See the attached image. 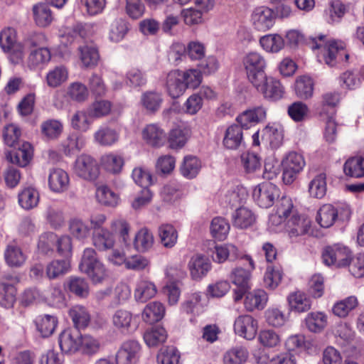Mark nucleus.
<instances>
[{
    "instance_id": "obj_27",
    "label": "nucleus",
    "mask_w": 364,
    "mask_h": 364,
    "mask_svg": "<svg viewBox=\"0 0 364 364\" xmlns=\"http://www.w3.org/2000/svg\"><path fill=\"white\" fill-rule=\"evenodd\" d=\"M154 241L151 231L146 228H142L135 235L133 242L134 248L138 252H147L153 247Z\"/></svg>"
},
{
    "instance_id": "obj_8",
    "label": "nucleus",
    "mask_w": 364,
    "mask_h": 364,
    "mask_svg": "<svg viewBox=\"0 0 364 364\" xmlns=\"http://www.w3.org/2000/svg\"><path fill=\"white\" fill-rule=\"evenodd\" d=\"M351 256V251L347 247L340 245L326 247L322 252L323 263L328 266L334 265L337 267L348 266Z\"/></svg>"
},
{
    "instance_id": "obj_50",
    "label": "nucleus",
    "mask_w": 364,
    "mask_h": 364,
    "mask_svg": "<svg viewBox=\"0 0 364 364\" xmlns=\"http://www.w3.org/2000/svg\"><path fill=\"white\" fill-rule=\"evenodd\" d=\"M163 101L161 93L156 91L144 92L141 97V102L143 107L151 112L158 111Z\"/></svg>"
},
{
    "instance_id": "obj_35",
    "label": "nucleus",
    "mask_w": 364,
    "mask_h": 364,
    "mask_svg": "<svg viewBox=\"0 0 364 364\" xmlns=\"http://www.w3.org/2000/svg\"><path fill=\"white\" fill-rule=\"evenodd\" d=\"M201 166V161L198 157L188 155L183 158L180 166V172L186 178L193 179L198 176Z\"/></svg>"
},
{
    "instance_id": "obj_56",
    "label": "nucleus",
    "mask_w": 364,
    "mask_h": 364,
    "mask_svg": "<svg viewBox=\"0 0 364 364\" xmlns=\"http://www.w3.org/2000/svg\"><path fill=\"white\" fill-rule=\"evenodd\" d=\"M230 231V225L223 218L215 217L210 224V232L212 236L220 241L226 239Z\"/></svg>"
},
{
    "instance_id": "obj_52",
    "label": "nucleus",
    "mask_w": 364,
    "mask_h": 364,
    "mask_svg": "<svg viewBox=\"0 0 364 364\" xmlns=\"http://www.w3.org/2000/svg\"><path fill=\"white\" fill-rule=\"evenodd\" d=\"M33 13L36 24L41 27L48 26L53 21L52 12L46 4H38L33 6Z\"/></svg>"
},
{
    "instance_id": "obj_60",
    "label": "nucleus",
    "mask_w": 364,
    "mask_h": 364,
    "mask_svg": "<svg viewBox=\"0 0 364 364\" xmlns=\"http://www.w3.org/2000/svg\"><path fill=\"white\" fill-rule=\"evenodd\" d=\"M180 358L181 353L174 346H167L161 349L157 355L159 364H181Z\"/></svg>"
},
{
    "instance_id": "obj_9",
    "label": "nucleus",
    "mask_w": 364,
    "mask_h": 364,
    "mask_svg": "<svg viewBox=\"0 0 364 364\" xmlns=\"http://www.w3.org/2000/svg\"><path fill=\"white\" fill-rule=\"evenodd\" d=\"M265 99L277 101L284 95V87L279 80L265 75L263 80L252 85Z\"/></svg>"
},
{
    "instance_id": "obj_47",
    "label": "nucleus",
    "mask_w": 364,
    "mask_h": 364,
    "mask_svg": "<svg viewBox=\"0 0 364 364\" xmlns=\"http://www.w3.org/2000/svg\"><path fill=\"white\" fill-rule=\"evenodd\" d=\"M156 287L153 282L140 281L134 291V297L137 301L144 303L154 297L156 294Z\"/></svg>"
},
{
    "instance_id": "obj_2",
    "label": "nucleus",
    "mask_w": 364,
    "mask_h": 364,
    "mask_svg": "<svg viewBox=\"0 0 364 364\" xmlns=\"http://www.w3.org/2000/svg\"><path fill=\"white\" fill-rule=\"evenodd\" d=\"M351 210L350 206L346 204H324L318 210L316 218V222L321 227L328 228L336 220L347 221L350 219Z\"/></svg>"
},
{
    "instance_id": "obj_54",
    "label": "nucleus",
    "mask_w": 364,
    "mask_h": 364,
    "mask_svg": "<svg viewBox=\"0 0 364 364\" xmlns=\"http://www.w3.org/2000/svg\"><path fill=\"white\" fill-rule=\"evenodd\" d=\"M343 171L346 175L361 178L364 176V158L358 156L348 159L343 166Z\"/></svg>"
},
{
    "instance_id": "obj_38",
    "label": "nucleus",
    "mask_w": 364,
    "mask_h": 364,
    "mask_svg": "<svg viewBox=\"0 0 364 364\" xmlns=\"http://www.w3.org/2000/svg\"><path fill=\"white\" fill-rule=\"evenodd\" d=\"M18 201L23 209H33L38 205L39 202L38 191L33 187L24 188L18 193Z\"/></svg>"
},
{
    "instance_id": "obj_28",
    "label": "nucleus",
    "mask_w": 364,
    "mask_h": 364,
    "mask_svg": "<svg viewBox=\"0 0 364 364\" xmlns=\"http://www.w3.org/2000/svg\"><path fill=\"white\" fill-rule=\"evenodd\" d=\"M93 245L100 251L111 250L115 245V237L108 229H101L92 232Z\"/></svg>"
},
{
    "instance_id": "obj_15",
    "label": "nucleus",
    "mask_w": 364,
    "mask_h": 364,
    "mask_svg": "<svg viewBox=\"0 0 364 364\" xmlns=\"http://www.w3.org/2000/svg\"><path fill=\"white\" fill-rule=\"evenodd\" d=\"M141 135L145 143L154 148L164 146L166 140L165 131L158 124H147L142 129Z\"/></svg>"
},
{
    "instance_id": "obj_17",
    "label": "nucleus",
    "mask_w": 364,
    "mask_h": 364,
    "mask_svg": "<svg viewBox=\"0 0 364 364\" xmlns=\"http://www.w3.org/2000/svg\"><path fill=\"white\" fill-rule=\"evenodd\" d=\"M16 278L11 275L6 276V280L0 282V306L5 309L14 307L16 301L17 289L16 287L8 282L14 281Z\"/></svg>"
},
{
    "instance_id": "obj_26",
    "label": "nucleus",
    "mask_w": 364,
    "mask_h": 364,
    "mask_svg": "<svg viewBox=\"0 0 364 364\" xmlns=\"http://www.w3.org/2000/svg\"><path fill=\"white\" fill-rule=\"evenodd\" d=\"M165 312V306L162 303L151 301L145 306L141 314V318L146 323L154 324L164 318Z\"/></svg>"
},
{
    "instance_id": "obj_61",
    "label": "nucleus",
    "mask_w": 364,
    "mask_h": 364,
    "mask_svg": "<svg viewBox=\"0 0 364 364\" xmlns=\"http://www.w3.org/2000/svg\"><path fill=\"white\" fill-rule=\"evenodd\" d=\"M69 231L77 240H84L90 235V228L81 219L73 218L69 222Z\"/></svg>"
},
{
    "instance_id": "obj_21",
    "label": "nucleus",
    "mask_w": 364,
    "mask_h": 364,
    "mask_svg": "<svg viewBox=\"0 0 364 364\" xmlns=\"http://www.w3.org/2000/svg\"><path fill=\"white\" fill-rule=\"evenodd\" d=\"M165 87L168 95L173 99L178 98L185 92L186 89L180 70H173L167 74Z\"/></svg>"
},
{
    "instance_id": "obj_7",
    "label": "nucleus",
    "mask_w": 364,
    "mask_h": 364,
    "mask_svg": "<svg viewBox=\"0 0 364 364\" xmlns=\"http://www.w3.org/2000/svg\"><path fill=\"white\" fill-rule=\"evenodd\" d=\"M73 170L78 177L88 181H96L100 175V168L97 161L87 154H81L77 156Z\"/></svg>"
},
{
    "instance_id": "obj_45",
    "label": "nucleus",
    "mask_w": 364,
    "mask_h": 364,
    "mask_svg": "<svg viewBox=\"0 0 364 364\" xmlns=\"http://www.w3.org/2000/svg\"><path fill=\"white\" fill-rule=\"evenodd\" d=\"M57 324V318L48 314L39 316L36 320V328L43 337H48L52 335Z\"/></svg>"
},
{
    "instance_id": "obj_55",
    "label": "nucleus",
    "mask_w": 364,
    "mask_h": 364,
    "mask_svg": "<svg viewBox=\"0 0 364 364\" xmlns=\"http://www.w3.org/2000/svg\"><path fill=\"white\" fill-rule=\"evenodd\" d=\"M158 232L161 242L165 247L171 248L176 244L178 232L172 225H161Z\"/></svg>"
},
{
    "instance_id": "obj_37",
    "label": "nucleus",
    "mask_w": 364,
    "mask_h": 364,
    "mask_svg": "<svg viewBox=\"0 0 364 364\" xmlns=\"http://www.w3.org/2000/svg\"><path fill=\"white\" fill-rule=\"evenodd\" d=\"M304 321L310 331L320 333L328 325V316L322 311L311 312L308 314Z\"/></svg>"
},
{
    "instance_id": "obj_44",
    "label": "nucleus",
    "mask_w": 364,
    "mask_h": 364,
    "mask_svg": "<svg viewBox=\"0 0 364 364\" xmlns=\"http://www.w3.org/2000/svg\"><path fill=\"white\" fill-rule=\"evenodd\" d=\"M191 134L190 129L177 127L171 130L168 137L169 146L171 149H181L186 144Z\"/></svg>"
},
{
    "instance_id": "obj_13",
    "label": "nucleus",
    "mask_w": 364,
    "mask_h": 364,
    "mask_svg": "<svg viewBox=\"0 0 364 364\" xmlns=\"http://www.w3.org/2000/svg\"><path fill=\"white\" fill-rule=\"evenodd\" d=\"M82 334L76 329L67 328L60 333L58 343L62 352L73 353L80 349Z\"/></svg>"
},
{
    "instance_id": "obj_6",
    "label": "nucleus",
    "mask_w": 364,
    "mask_h": 364,
    "mask_svg": "<svg viewBox=\"0 0 364 364\" xmlns=\"http://www.w3.org/2000/svg\"><path fill=\"white\" fill-rule=\"evenodd\" d=\"M280 194L279 188L274 183L265 181L256 186L252 191V198L262 208L272 207Z\"/></svg>"
},
{
    "instance_id": "obj_33",
    "label": "nucleus",
    "mask_w": 364,
    "mask_h": 364,
    "mask_svg": "<svg viewBox=\"0 0 364 364\" xmlns=\"http://www.w3.org/2000/svg\"><path fill=\"white\" fill-rule=\"evenodd\" d=\"M85 136L78 133L70 134L61 144L63 153L66 156H71L78 153L85 145Z\"/></svg>"
},
{
    "instance_id": "obj_41",
    "label": "nucleus",
    "mask_w": 364,
    "mask_h": 364,
    "mask_svg": "<svg viewBox=\"0 0 364 364\" xmlns=\"http://www.w3.org/2000/svg\"><path fill=\"white\" fill-rule=\"evenodd\" d=\"M70 268V259L65 258L63 259H53L46 266V276L50 279H54L66 274Z\"/></svg>"
},
{
    "instance_id": "obj_39",
    "label": "nucleus",
    "mask_w": 364,
    "mask_h": 364,
    "mask_svg": "<svg viewBox=\"0 0 364 364\" xmlns=\"http://www.w3.org/2000/svg\"><path fill=\"white\" fill-rule=\"evenodd\" d=\"M259 44L266 52L277 53L284 48L285 42L282 36L274 33L262 36Z\"/></svg>"
},
{
    "instance_id": "obj_19",
    "label": "nucleus",
    "mask_w": 364,
    "mask_h": 364,
    "mask_svg": "<svg viewBox=\"0 0 364 364\" xmlns=\"http://www.w3.org/2000/svg\"><path fill=\"white\" fill-rule=\"evenodd\" d=\"M32 157L33 147L28 142H23L18 149H14L6 154L8 161L20 167L26 166Z\"/></svg>"
},
{
    "instance_id": "obj_22",
    "label": "nucleus",
    "mask_w": 364,
    "mask_h": 364,
    "mask_svg": "<svg viewBox=\"0 0 364 364\" xmlns=\"http://www.w3.org/2000/svg\"><path fill=\"white\" fill-rule=\"evenodd\" d=\"M267 301L268 296L266 291L257 289L246 294L244 306L245 309L250 312L255 310H262L264 309Z\"/></svg>"
},
{
    "instance_id": "obj_23",
    "label": "nucleus",
    "mask_w": 364,
    "mask_h": 364,
    "mask_svg": "<svg viewBox=\"0 0 364 364\" xmlns=\"http://www.w3.org/2000/svg\"><path fill=\"white\" fill-rule=\"evenodd\" d=\"M244 143L242 129L238 124L229 126L224 134L223 144L227 149L235 150Z\"/></svg>"
},
{
    "instance_id": "obj_43",
    "label": "nucleus",
    "mask_w": 364,
    "mask_h": 364,
    "mask_svg": "<svg viewBox=\"0 0 364 364\" xmlns=\"http://www.w3.org/2000/svg\"><path fill=\"white\" fill-rule=\"evenodd\" d=\"M167 332L162 326L153 327L144 333V341L149 347L164 343L167 339Z\"/></svg>"
},
{
    "instance_id": "obj_34",
    "label": "nucleus",
    "mask_w": 364,
    "mask_h": 364,
    "mask_svg": "<svg viewBox=\"0 0 364 364\" xmlns=\"http://www.w3.org/2000/svg\"><path fill=\"white\" fill-rule=\"evenodd\" d=\"M240 257L238 249L233 245H216L213 252L214 262L223 263L227 259L234 261Z\"/></svg>"
},
{
    "instance_id": "obj_18",
    "label": "nucleus",
    "mask_w": 364,
    "mask_h": 364,
    "mask_svg": "<svg viewBox=\"0 0 364 364\" xmlns=\"http://www.w3.org/2000/svg\"><path fill=\"white\" fill-rule=\"evenodd\" d=\"M70 178L68 173L62 168H54L48 174V186L51 191L57 193H63L69 187Z\"/></svg>"
},
{
    "instance_id": "obj_14",
    "label": "nucleus",
    "mask_w": 364,
    "mask_h": 364,
    "mask_svg": "<svg viewBox=\"0 0 364 364\" xmlns=\"http://www.w3.org/2000/svg\"><path fill=\"white\" fill-rule=\"evenodd\" d=\"M294 208V203L292 199L287 196H282L277 205V213L279 218L287 219L292 213L291 218L288 220L285 230L288 232L290 238L294 237L296 230V215L292 212Z\"/></svg>"
},
{
    "instance_id": "obj_40",
    "label": "nucleus",
    "mask_w": 364,
    "mask_h": 364,
    "mask_svg": "<svg viewBox=\"0 0 364 364\" xmlns=\"http://www.w3.org/2000/svg\"><path fill=\"white\" fill-rule=\"evenodd\" d=\"M96 198L100 204L112 208L118 205L120 201L119 195L106 185L97 188Z\"/></svg>"
},
{
    "instance_id": "obj_64",
    "label": "nucleus",
    "mask_w": 364,
    "mask_h": 364,
    "mask_svg": "<svg viewBox=\"0 0 364 364\" xmlns=\"http://www.w3.org/2000/svg\"><path fill=\"white\" fill-rule=\"evenodd\" d=\"M112 104L108 100H96L87 109L88 115L93 118H101L108 115L112 109Z\"/></svg>"
},
{
    "instance_id": "obj_3",
    "label": "nucleus",
    "mask_w": 364,
    "mask_h": 364,
    "mask_svg": "<svg viewBox=\"0 0 364 364\" xmlns=\"http://www.w3.org/2000/svg\"><path fill=\"white\" fill-rule=\"evenodd\" d=\"M79 268L95 284L102 282L107 275L104 264L99 260L96 251L91 247L84 250Z\"/></svg>"
},
{
    "instance_id": "obj_16",
    "label": "nucleus",
    "mask_w": 364,
    "mask_h": 364,
    "mask_svg": "<svg viewBox=\"0 0 364 364\" xmlns=\"http://www.w3.org/2000/svg\"><path fill=\"white\" fill-rule=\"evenodd\" d=\"M266 109L262 107H257L247 109L239 114L236 121L242 129H248L266 118Z\"/></svg>"
},
{
    "instance_id": "obj_20",
    "label": "nucleus",
    "mask_w": 364,
    "mask_h": 364,
    "mask_svg": "<svg viewBox=\"0 0 364 364\" xmlns=\"http://www.w3.org/2000/svg\"><path fill=\"white\" fill-rule=\"evenodd\" d=\"M188 267L192 279L198 280L207 275L211 269V263L205 256L197 254L191 258Z\"/></svg>"
},
{
    "instance_id": "obj_49",
    "label": "nucleus",
    "mask_w": 364,
    "mask_h": 364,
    "mask_svg": "<svg viewBox=\"0 0 364 364\" xmlns=\"http://www.w3.org/2000/svg\"><path fill=\"white\" fill-rule=\"evenodd\" d=\"M68 77V71L63 65L55 67L46 75V82L50 87H57L65 82Z\"/></svg>"
},
{
    "instance_id": "obj_62",
    "label": "nucleus",
    "mask_w": 364,
    "mask_h": 364,
    "mask_svg": "<svg viewBox=\"0 0 364 364\" xmlns=\"http://www.w3.org/2000/svg\"><path fill=\"white\" fill-rule=\"evenodd\" d=\"M248 358V351L242 347L232 348L223 357L225 364H242Z\"/></svg>"
},
{
    "instance_id": "obj_51",
    "label": "nucleus",
    "mask_w": 364,
    "mask_h": 364,
    "mask_svg": "<svg viewBox=\"0 0 364 364\" xmlns=\"http://www.w3.org/2000/svg\"><path fill=\"white\" fill-rule=\"evenodd\" d=\"M110 231L113 235L115 234L119 236V238L122 240V242L125 245H129V231L130 225L124 219H115L111 222Z\"/></svg>"
},
{
    "instance_id": "obj_36",
    "label": "nucleus",
    "mask_w": 364,
    "mask_h": 364,
    "mask_svg": "<svg viewBox=\"0 0 364 364\" xmlns=\"http://www.w3.org/2000/svg\"><path fill=\"white\" fill-rule=\"evenodd\" d=\"M282 181L285 185H291L296 181V152H289L282 160Z\"/></svg>"
},
{
    "instance_id": "obj_63",
    "label": "nucleus",
    "mask_w": 364,
    "mask_h": 364,
    "mask_svg": "<svg viewBox=\"0 0 364 364\" xmlns=\"http://www.w3.org/2000/svg\"><path fill=\"white\" fill-rule=\"evenodd\" d=\"M282 278V272L279 267L272 265L267 267L264 276V283L267 288L274 289L281 282Z\"/></svg>"
},
{
    "instance_id": "obj_29",
    "label": "nucleus",
    "mask_w": 364,
    "mask_h": 364,
    "mask_svg": "<svg viewBox=\"0 0 364 364\" xmlns=\"http://www.w3.org/2000/svg\"><path fill=\"white\" fill-rule=\"evenodd\" d=\"M51 53L47 48H40L31 52L28 57V66L30 69H43L50 60Z\"/></svg>"
},
{
    "instance_id": "obj_58",
    "label": "nucleus",
    "mask_w": 364,
    "mask_h": 364,
    "mask_svg": "<svg viewBox=\"0 0 364 364\" xmlns=\"http://www.w3.org/2000/svg\"><path fill=\"white\" fill-rule=\"evenodd\" d=\"M326 174L320 173L310 182L309 191L311 196L322 198L326 193Z\"/></svg>"
},
{
    "instance_id": "obj_24",
    "label": "nucleus",
    "mask_w": 364,
    "mask_h": 364,
    "mask_svg": "<svg viewBox=\"0 0 364 364\" xmlns=\"http://www.w3.org/2000/svg\"><path fill=\"white\" fill-rule=\"evenodd\" d=\"M284 130L279 124H267L262 131V139L269 143L272 148H278L283 141Z\"/></svg>"
},
{
    "instance_id": "obj_10",
    "label": "nucleus",
    "mask_w": 364,
    "mask_h": 364,
    "mask_svg": "<svg viewBox=\"0 0 364 364\" xmlns=\"http://www.w3.org/2000/svg\"><path fill=\"white\" fill-rule=\"evenodd\" d=\"M141 353V346L135 340L123 342L115 355L117 364H132L136 363Z\"/></svg>"
},
{
    "instance_id": "obj_42",
    "label": "nucleus",
    "mask_w": 364,
    "mask_h": 364,
    "mask_svg": "<svg viewBox=\"0 0 364 364\" xmlns=\"http://www.w3.org/2000/svg\"><path fill=\"white\" fill-rule=\"evenodd\" d=\"M358 305L357 298L350 296L335 303L332 307V313L337 317L346 318Z\"/></svg>"
},
{
    "instance_id": "obj_59",
    "label": "nucleus",
    "mask_w": 364,
    "mask_h": 364,
    "mask_svg": "<svg viewBox=\"0 0 364 364\" xmlns=\"http://www.w3.org/2000/svg\"><path fill=\"white\" fill-rule=\"evenodd\" d=\"M102 164L108 172L119 173L122 169L124 161L122 156L114 154H109L102 156Z\"/></svg>"
},
{
    "instance_id": "obj_30",
    "label": "nucleus",
    "mask_w": 364,
    "mask_h": 364,
    "mask_svg": "<svg viewBox=\"0 0 364 364\" xmlns=\"http://www.w3.org/2000/svg\"><path fill=\"white\" fill-rule=\"evenodd\" d=\"M71 318L75 329L80 331V329L87 328L90 322L91 316L87 309L81 305L73 306L68 312Z\"/></svg>"
},
{
    "instance_id": "obj_32",
    "label": "nucleus",
    "mask_w": 364,
    "mask_h": 364,
    "mask_svg": "<svg viewBox=\"0 0 364 364\" xmlns=\"http://www.w3.org/2000/svg\"><path fill=\"white\" fill-rule=\"evenodd\" d=\"M232 220L234 227L239 229H247L255 223L256 218L250 210L240 207L232 214Z\"/></svg>"
},
{
    "instance_id": "obj_5",
    "label": "nucleus",
    "mask_w": 364,
    "mask_h": 364,
    "mask_svg": "<svg viewBox=\"0 0 364 364\" xmlns=\"http://www.w3.org/2000/svg\"><path fill=\"white\" fill-rule=\"evenodd\" d=\"M277 14L273 9L267 6L255 7L250 15V22L253 28L259 32L272 29L276 23Z\"/></svg>"
},
{
    "instance_id": "obj_25",
    "label": "nucleus",
    "mask_w": 364,
    "mask_h": 364,
    "mask_svg": "<svg viewBox=\"0 0 364 364\" xmlns=\"http://www.w3.org/2000/svg\"><path fill=\"white\" fill-rule=\"evenodd\" d=\"M132 313L125 309L117 310L112 317L113 326L124 335L129 334L132 331Z\"/></svg>"
},
{
    "instance_id": "obj_53",
    "label": "nucleus",
    "mask_w": 364,
    "mask_h": 364,
    "mask_svg": "<svg viewBox=\"0 0 364 364\" xmlns=\"http://www.w3.org/2000/svg\"><path fill=\"white\" fill-rule=\"evenodd\" d=\"M289 317V313L284 314L276 307L269 308L264 312L265 321L269 326L279 328L285 324Z\"/></svg>"
},
{
    "instance_id": "obj_57",
    "label": "nucleus",
    "mask_w": 364,
    "mask_h": 364,
    "mask_svg": "<svg viewBox=\"0 0 364 364\" xmlns=\"http://www.w3.org/2000/svg\"><path fill=\"white\" fill-rule=\"evenodd\" d=\"M80 59L86 68H92L97 65L100 58L98 50L93 46H84L78 48Z\"/></svg>"
},
{
    "instance_id": "obj_12",
    "label": "nucleus",
    "mask_w": 364,
    "mask_h": 364,
    "mask_svg": "<svg viewBox=\"0 0 364 364\" xmlns=\"http://www.w3.org/2000/svg\"><path fill=\"white\" fill-rule=\"evenodd\" d=\"M251 273L250 271L241 267L232 269L230 274V279L237 289L234 290V299L238 301L250 289Z\"/></svg>"
},
{
    "instance_id": "obj_11",
    "label": "nucleus",
    "mask_w": 364,
    "mask_h": 364,
    "mask_svg": "<svg viewBox=\"0 0 364 364\" xmlns=\"http://www.w3.org/2000/svg\"><path fill=\"white\" fill-rule=\"evenodd\" d=\"M257 321L249 314L239 316L234 322L235 334L247 340L254 339L257 335Z\"/></svg>"
},
{
    "instance_id": "obj_4",
    "label": "nucleus",
    "mask_w": 364,
    "mask_h": 364,
    "mask_svg": "<svg viewBox=\"0 0 364 364\" xmlns=\"http://www.w3.org/2000/svg\"><path fill=\"white\" fill-rule=\"evenodd\" d=\"M242 63L247 80L252 85L263 80L267 75L265 73L267 61L259 53H248L244 57Z\"/></svg>"
},
{
    "instance_id": "obj_46",
    "label": "nucleus",
    "mask_w": 364,
    "mask_h": 364,
    "mask_svg": "<svg viewBox=\"0 0 364 364\" xmlns=\"http://www.w3.org/2000/svg\"><path fill=\"white\" fill-rule=\"evenodd\" d=\"M41 130L43 136L53 140L58 139L62 134L63 124L60 120L50 119L42 122Z\"/></svg>"
},
{
    "instance_id": "obj_48",
    "label": "nucleus",
    "mask_w": 364,
    "mask_h": 364,
    "mask_svg": "<svg viewBox=\"0 0 364 364\" xmlns=\"http://www.w3.org/2000/svg\"><path fill=\"white\" fill-rule=\"evenodd\" d=\"M66 287L72 294L77 297L86 298L89 295V284L83 278L70 277L67 281Z\"/></svg>"
},
{
    "instance_id": "obj_1",
    "label": "nucleus",
    "mask_w": 364,
    "mask_h": 364,
    "mask_svg": "<svg viewBox=\"0 0 364 364\" xmlns=\"http://www.w3.org/2000/svg\"><path fill=\"white\" fill-rule=\"evenodd\" d=\"M326 36L320 35L318 39L310 38L308 44L311 49H319L323 48V58L326 64L334 66L338 62H347L349 54L345 49V45L341 41H331L325 42Z\"/></svg>"
},
{
    "instance_id": "obj_31",
    "label": "nucleus",
    "mask_w": 364,
    "mask_h": 364,
    "mask_svg": "<svg viewBox=\"0 0 364 364\" xmlns=\"http://www.w3.org/2000/svg\"><path fill=\"white\" fill-rule=\"evenodd\" d=\"M4 255L6 264L11 267H21L27 259L21 248L15 244L8 245Z\"/></svg>"
}]
</instances>
